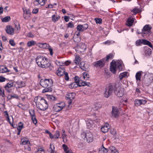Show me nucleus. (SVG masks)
<instances>
[{"label":"nucleus","mask_w":153,"mask_h":153,"mask_svg":"<svg viewBox=\"0 0 153 153\" xmlns=\"http://www.w3.org/2000/svg\"><path fill=\"white\" fill-rule=\"evenodd\" d=\"M51 87L48 86L47 88L44 89L42 91V93H45L47 92H51L52 91V89Z\"/></svg>","instance_id":"c85d7f7f"},{"label":"nucleus","mask_w":153,"mask_h":153,"mask_svg":"<svg viewBox=\"0 0 153 153\" xmlns=\"http://www.w3.org/2000/svg\"><path fill=\"white\" fill-rule=\"evenodd\" d=\"M62 146L63 148L64 151L65 152H67L68 151V150H69L68 149V147L67 146L64 144H63Z\"/></svg>","instance_id":"6e6d98bb"},{"label":"nucleus","mask_w":153,"mask_h":153,"mask_svg":"<svg viewBox=\"0 0 153 153\" xmlns=\"http://www.w3.org/2000/svg\"><path fill=\"white\" fill-rule=\"evenodd\" d=\"M6 31L7 34L10 35H13L14 33V28L11 26H7Z\"/></svg>","instance_id":"f3484780"},{"label":"nucleus","mask_w":153,"mask_h":153,"mask_svg":"<svg viewBox=\"0 0 153 153\" xmlns=\"http://www.w3.org/2000/svg\"><path fill=\"white\" fill-rule=\"evenodd\" d=\"M10 71L8 70L7 68L6 67H4L2 65L0 67V73H4L7 72H9Z\"/></svg>","instance_id":"412c9836"},{"label":"nucleus","mask_w":153,"mask_h":153,"mask_svg":"<svg viewBox=\"0 0 153 153\" xmlns=\"http://www.w3.org/2000/svg\"><path fill=\"white\" fill-rule=\"evenodd\" d=\"M23 127V124L21 122H20L18 124V126L17 129H20L21 130L22 128Z\"/></svg>","instance_id":"603ef678"},{"label":"nucleus","mask_w":153,"mask_h":153,"mask_svg":"<svg viewBox=\"0 0 153 153\" xmlns=\"http://www.w3.org/2000/svg\"><path fill=\"white\" fill-rule=\"evenodd\" d=\"M86 45L84 44H82L80 45V48L81 50V52H83L86 49Z\"/></svg>","instance_id":"72a5a7b5"},{"label":"nucleus","mask_w":153,"mask_h":153,"mask_svg":"<svg viewBox=\"0 0 153 153\" xmlns=\"http://www.w3.org/2000/svg\"><path fill=\"white\" fill-rule=\"evenodd\" d=\"M143 41L144 42V45H147L149 46L150 47L153 48V46L152 45L150 42L146 39H145V40H144Z\"/></svg>","instance_id":"ea45409f"},{"label":"nucleus","mask_w":153,"mask_h":153,"mask_svg":"<svg viewBox=\"0 0 153 153\" xmlns=\"http://www.w3.org/2000/svg\"><path fill=\"white\" fill-rule=\"evenodd\" d=\"M88 25L87 23L83 25H79L76 27L77 31L79 32H83L88 28Z\"/></svg>","instance_id":"1a4fd4ad"},{"label":"nucleus","mask_w":153,"mask_h":153,"mask_svg":"<svg viewBox=\"0 0 153 153\" xmlns=\"http://www.w3.org/2000/svg\"><path fill=\"white\" fill-rule=\"evenodd\" d=\"M19 98L18 96L16 94H14L13 95H9L7 97L8 99L11 100L12 99L15 98L16 99H18Z\"/></svg>","instance_id":"f704fd0d"},{"label":"nucleus","mask_w":153,"mask_h":153,"mask_svg":"<svg viewBox=\"0 0 153 153\" xmlns=\"http://www.w3.org/2000/svg\"><path fill=\"white\" fill-rule=\"evenodd\" d=\"M13 82H9L6 84V85L5 86V87L10 88L13 87Z\"/></svg>","instance_id":"3c124183"},{"label":"nucleus","mask_w":153,"mask_h":153,"mask_svg":"<svg viewBox=\"0 0 153 153\" xmlns=\"http://www.w3.org/2000/svg\"><path fill=\"white\" fill-rule=\"evenodd\" d=\"M71 63V62L69 60H67L64 62V65L68 66Z\"/></svg>","instance_id":"680f3d73"},{"label":"nucleus","mask_w":153,"mask_h":153,"mask_svg":"<svg viewBox=\"0 0 153 153\" xmlns=\"http://www.w3.org/2000/svg\"><path fill=\"white\" fill-rule=\"evenodd\" d=\"M64 75H65V79L67 81L69 79V77L68 73L67 72H65L64 74Z\"/></svg>","instance_id":"bf43d9fd"},{"label":"nucleus","mask_w":153,"mask_h":153,"mask_svg":"<svg viewBox=\"0 0 153 153\" xmlns=\"http://www.w3.org/2000/svg\"><path fill=\"white\" fill-rule=\"evenodd\" d=\"M86 122L88 128L91 129L94 126L93 121L90 119H88Z\"/></svg>","instance_id":"2eb2a0df"},{"label":"nucleus","mask_w":153,"mask_h":153,"mask_svg":"<svg viewBox=\"0 0 153 153\" xmlns=\"http://www.w3.org/2000/svg\"><path fill=\"white\" fill-rule=\"evenodd\" d=\"M10 20V16H6L2 18L1 20L3 22H6L9 21Z\"/></svg>","instance_id":"e433bc0d"},{"label":"nucleus","mask_w":153,"mask_h":153,"mask_svg":"<svg viewBox=\"0 0 153 153\" xmlns=\"http://www.w3.org/2000/svg\"><path fill=\"white\" fill-rule=\"evenodd\" d=\"M81 137L82 139L86 140L88 143L91 142L93 140V135L91 132L89 131L82 132Z\"/></svg>","instance_id":"7ed1b4c3"},{"label":"nucleus","mask_w":153,"mask_h":153,"mask_svg":"<svg viewBox=\"0 0 153 153\" xmlns=\"http://www.w3.org/2000/svg\"><path fill=\"white\" fill-rule=\"evenodd\" d=\"M36 45L40 48L44 49H48L50 46L49 45L46 43H38Z\"/></svg>","instance_id":"4468645a"},{"label":"nucleus","mask_w":153,"mask_h":153,"mask_svg":"<svg viewBox=\"0 0 153 153\" xmlns=\"http://www.w3.org/2000/svg\"><path fill=\"white\" fill-rule=\"evenodd\" d=\"M62 138L67 137V136L65 133V130H62Z\"/></svg>","instance_id":"0e129e2a"},{"label":"nucleus","mask_w":153,"mask_h":153,"mask_svg":"<svg viewBox=\"0 0 153 153\" xmlns=\"http://www.w3.org/2000/svg\"><path fill=\"white\" fill-rule=\"evenodd\" d=\"M113 55L111 53H110L109 55H107L106 56V59H105L106 60L105 62L107 61H108V60H109V59H112L113 58Z\"/></svg>","instance_id":"49530a36"},{"label":"nucleus","mask_w":153,"mask_h":153,"mask_svg":"<svg viewBox=\"0 0 153 153\" xmlns=\"http://www.w3.org/2000/svg\"><path fill=\"white\" fill-rule=\"evenodd\" d=\"M134 22V19L131 17H129L127 20L126 25L128 26H132Z\"/></svg>","instance_id":"aec40b11"},{"label":"nucleus","mask_w":153,"mask_h":153,"mask_svg":"<svg viewBox=\"0 0 153 153\" xmlns=\"http://www.w3.org/2000/svg\"><path fill=\"white\" fill-rule=\"evenodd\" d=\"M95 20L97 24H100L102 23V20L100 18H95Z\"/></svg>","instance_id":"8fccbe9b"},{"label":"nucleus","mask_w":153,"mask_h":153,"mask_svg":"<svg viewBox=\"0 0 153 153\" xmlns=\"http://www.w3.org/2000/svg\"><path fill=\"white\" fill-rule=\"evenodd\" d=\"M110 127L108 124H105L101 128V131L104 133H105L108 131Z\"/></svg>","instance_id":"a211bd4d"},{"label":"nucleus","mask_w":153,"mask_h":153,"mask_svg":"<svg viewBox=\"0 0 153 153\" xmlns=\"http://www.w3.org/2000/svg\"><path fill=\"white\" fill-rule=\"evenodd\" d=\"M108 152V149L103 147L99 149V153H107Z\"/></svg>","instance_id":"a878e982"},{"label":"nucleus","mask_w":153,"mask_h":153,"mask_svg":"<svg viewBox=\"0 0 153 153\" xmlns=\"http://www.w3.org/2000/svg\"><path fill=\"white\" fill-rule=\"evenodd\" d=\"M10 44L13 46H14L16 45V43L12 39L10 40L9 41Z\"/></svg>","instance_id":"13d9d810"},{"label":"nucleus","mask_w":153,"mask_h":153,"mask_svg":"<svg viewBox=\"0 0 153 153\" xmlns=\"http://www.w3.org/2000/svg\"><path fill=\"white\" fill-rule=\"evenodd\" d=\"M65 106V103L63 102L56 104L54 106V110L57 112L60 111Z\"/></svg>","instance_id":"9d476101"},{"label":"nucleus","mask_w":153,"mask_h":153,"mask_svg":"<svg viewBox=\"0 0 153 153\" xmlns=\"http://www.w3.org/2000/svg\"><path fill=\"white\" fill-rule=\"evenodd\" d=\"M75 94L74 93H69L67 94L66 97L67 99L72 100L75 98Z\"/></svg>","instance_id":"6ab92c4d"},{"label":"nucleus","mask_w":153,"mask_h":153,"mask_svg":"<svg viewBox=\"0 0 153 153\" xmlns=\"http://www.w3.org/2000/svg\"><path fill=\"white\" fill-rule=\"evenodd\" d=\"M16 83L18 85L19 88H22L25 85V83L23 81H17L16 82Z\"/></svg>","instance_id":"bb28decb"},{"label":"nucleus","mask_w":153,"mask_h":153,"mask_svg":"<svg viewBox=\"0 0 153 153\" xmlns=\"http://www.w3.org/2000/svg\"><path fill=\"white\" fill-rule=\"evenodd\" d=\"M114 90L115 94L119 97H121L124 95V89L121 85H116Z\"/></svg>","instance_id":"20e7f679"},{"label":"nucleus","mask_w":153,"mask_h":153,"mask_svg":"<svg viewBox=\"0 0 153 153\" xmlns=\"http://www.w3.org/2000/svg\"><path fill=\"white\" fill-rule=\"evenodd\" d=\"M141 71L137 72L135 75V78L137 81L140 82L141 81Z\"/></svg>","instance_id":"4be33fe9"},{"label":"nucleus","mask_w":153,"mask_h":153,"mask_svg":"<svg viewBox=\"0 0 153 153\" xmlns=\"http://www.w3.org/2000/svg\"><path fill=\"white\" fill-rule=\"evenodd\" d=\"M105 58H103L95 62L94 63V67L100 68H102L105 65Z\"/></svg>","instance_id":"6e6552de"},{"label":"nucleus","mask_w":153,"mask_h":153,"mask_svg":"<svg viewBox=\"0 0 153 153\" xmlns=\"http://www.w3.org/2000/svg\"><path fill=\"white\" fill-rule=\"evenodd\" d=\"M68 27L72 28L74 27V25L71 22H70L68 24Z\"/></svg>","instance_id":"69168bd1"},{"label":"nucleus","mask_w":153,"mask_h":153,"mask_svg":"<svg viewBox=\"0 0 153 153\" xmlns=\"http://www.w3.org/2000/svg\"><path fill=\"white\" fill-rule=\"evenodd\" d=\"M48 49L50 52V55L52 56L53 54L52 48L50 46Z\"/></svg>","instance_id":"e2e57ef3"},{"label":"nucleus","mask_w":153,"mask_h":153,"mask_svg":"<svg viewBox=\"0 0 153 153\" xmlns=\"http://www.w3.org/2000/svg\"><path fill=\"white\" fill-rule=\"evenodd\" d=\"M36 61L38 65L41 68H47L51 65V64L48 61V59L43 56H38L36 57Z\"/></svg>","instance_id":"f03ea898"},{"label":"nucleus","mask_w":153,"mask_h":153,"mask_svg":"<svg viewBox=\"0 0 153 153\" xmlns=\"http://www.w3.org/2000/svg\"><path fill=\"white\" fill-rule=\"evenodd\" d=\"M119 112L118 108L117 107H113L111 112L112 116L115 118H117L119 116Z\"/></svg>","instance_id":"9b49d317"},{"label":"nucleus","mask_w":153,"mask_h":153,"mask_svg":"<svg viewBox=\"0 0 153 153\" xmlns=\"http://www.w3.org/2000/svg\"><path fill=\"white\" fill-rule=\"evenodd\" d=\"M90 85V83L89 82H88L86 81H82L80 82V84H79V86L80 87L81 86H89Z\"/></svg>","instance_id":"473e14b6"},{"label":"nucleus","mask_w":153,"mask_h":153,"mask_svg":"<svg viewBox=\"0 0 153 153\" xmlns=\"http://www.w3.org/2000/svg\"><path fill=\"white\" fill-rule=\"evenodd\" d=\"M81 61L80 57L78 56H76L75 59L74 60V62L76 64H79Z\"/></svg>","instance_id":"cd10ccee"},{"label":"nucleus","mask_w":153,"mask_h":153,"mask_svg":"<svg viewBox=\"0 0 153 153\" xmlns=\"http://www.w3.org/2000/svg\"><path fill=\"white\" fill-rule=\"evenodd\" d=\"M37 107L42 111L46 110L48 107L47 102L45 99L40 96L36 97L34 99Z\"/></svg>","instance_id":"f257e3e1"},{"label":"nucleus","mask_w":153,"mask_h":153,"mask_svg":"<svg viewBox=\"0 0 153 153\" xmlns=\"http://www.w3.org/2000/svg\"><path fill=\"white\" fill-rule=\"evenodd\" d=\"M110 70L114 74H115L116 70H117V67L116 63H112V62L111 63V66L110 67Z\"/></svg>","instance_id":"dca6fc26"},{"label":"nucleus","mask_w":153,"mask_h":153,"mask_svg":"<svg viewBox=\"0 0 153 153\" xmlns=\"http://www.w3.org/2000/svg\"><path fill=\"white\" fill-rule=\"evenodd\" d=\"M108 152L110 153H119L118 152L115 148L113 146H111L109 147Z\"/></svg>","instance_id":"5701e85b"},{"label":"nucleus","mask_w":153,"mask_h":153,"mask_svg":"<svg viewBox=\"0 0 153 153\" xmlns=\"http://www.w3.org/2000/svg\"><path fill=\"white\" fill-rule=\"evenodd\" d=\"M151 28L149 25H145L142 30L141 34L143 36H148L151 34Z\"/></svg>","instance_id":"423d86ee"},{"label":"nucleus","mask_w":153,"mask_h":153,"mask_svg":"<svg viewBox=\"0 0 153 153\" xmlns=\"http://www.w3.org/2000/svg\"><path fill=\"white\" fill-rule=\"evenodd\" d=\"M128 73L125 72L121 73L119 75V77L120 80H122L123 78L126 77L127 76Z\"/></svg>","instance_id":"393cba45"},{"label":"nucleus","mask_w":153,"mask_h":153,"mask_svg":"<svg viewBox=\"0 0 153 153\" xmlns=\"http://www.w3.org/2000/svg\"><path fill=\"white\" fill-rule=\"evenodd\" d=\"M31 118L33 123L35 124H36L37 123V120L36 118V116H35Z\"/></svg>","instance_id":"4d7b16f0"},{"label":"nucleus","mask_w":153,"mask_h":153,"mask_svg":"<svg viewBox=\"0 0 153 153\" xmlns=\"http://www.w3.org/2000/svg\"><path fill=\"white\" fill-rule=\"evenodd\" d=\"M15 30L16 31V32L19 33L20 30V25L19 24H16L15 25Z\"/></svg>","instance_id":"a19ab883"},{"label":"nucleus","mask_w":153,"mask_h":153,"mask_svg":"<svg viewBox=\"0 0 153 153\" xmlns=\"http://www.w3.org/2000/svg\"><path fill=\"white\" fill-rule=\"evenodd\" d=\"M29 112L30 113L31 117L35 116L34 110L33 109L29 110Z\"/></svg>","instance_id":"c03bdc74"},{"label":"nucleus","mask_w":153,"mask_h":153,"mask_svg":"<svg viewBox=\"0 0 153 153\" xmlns=\"http://www.w3.org/2000/svg\"><path fill=\"white\" fill-rule=\"evenodd\" d=\"M113 90V87L111 85H109L106 87L103 94L104 97L106 98L108 97L112 94Z\"/></svg>","instance_id":"0eeeda50"},{"label":"nucleus","mask_w":153,"mask_h":153,"mask_svg":"<svg viewBox=\"0 0 153 153\" xmlns=\"http://www.w3.org/2000/svg\"><path fill=\"white\" fill-rule=\"evenodd\" d=\"M114 43V41H110V40H107L106 41H105L104 43V44L105 45H110L111 44H113Z\"/></svg>","instance_id":"864d4df0"},{"label":"nucleus","mask_w":153,"mask_h":153,"mask_svg":"<svg viewBox=\"0 0 153 153\" xmlns=\"http://www.w3.org/2000/svg\"><path fill=\"white\" fill-rule=\"evenodd\" d=\"M55 63L58 66H61L64 65V62L62 61H60L58 60H56Z\"/></svg>","instance_id":"a18cd8bd"},{"label":"nucleus","mask_w":153,"mask_h":153,"mask_svg":"<svg viewBox=\"0 0 153 153\" xmlns=\"http://www.w3.org/2000/svg\"><path fill=\"white\" fill-rule=\"evenodd\" d=\"M21 144L23 145L29 144L30 142L27 140L25 138H22L21 139Z\"/></svg>","instance_id":"c756f323"},{"label":"nucleus","mask_w":153,"mask_h":153,"mask_svg":"<svg viewBox=\"0 0 153 153\" xmlns=\"http://www.w3.org/2000/svg\"><path fill=\"white\" fill-rule=\"evenodd\" d=\"M42 151H44V149L42 148H39L38 149L36 152L38 153H41Z\"/></svg>","instance_id":"774afa93"},{"label":"nucleus","mask_w":153,"mask_h":153,"mask_svg":"<svg viewBox=\"0 0 153 153\" xmlns=\"http://www.w3.org/2000/svg\"><path fill=\"white\" fill-rule=\"evenodd\" d=\"M40 84L44 88H47L48 86L51 87L53 85V82L52 79H41Z\"/></svg>","instance_id":"39448f33"},{"label":"nucleus","mask_w":153,"mask_h":153,"mask_svg":"<svg viewBox=\"0 0 153 153\" xmlns=\"http://www.w3.org/2000/svg\"><path fill=\"white\" fill-rule=\"evenodd\" d=\"M86 64L85 63V62H81L79 65V66L81 69L83 70H86L87 69V67L86 68H84L83 66H85Z\"/></svg>","instance_id":"58836bf2"},{"label":"nucleus","mask_w":153,"mask_h":153,"mask_svg":"<svg viewBox=\"0 0 153 153\" xmlns=\"http://www.w3.org/2000/svg\"><path fill=\"white\" fill-rule=\"evenodd\" d=\"M54 138L55 139H58L60 136V133L59 131H56L54 135Z\"/></svg>","instance_id":"79ce46f5"},{"label":"nucleus","mask_w":153,"mask_h":153,"mask_svg":"<svg viewBox=\"0 0 153 153\" xmlns=\"http://www.w3.org/2000/svg\"><path fill=\"white\" fill-rule=\"evenodd\" d=\"M74 79L75 82H76V83L78 84H80L79 83V77L77 76H75L74 78Z\"/></svg>","instance_id":"5fc2aeb1"},{"label":"nucleus","mask_w":153,"mask_h":153,"mask_svg":"<svg viewBox=\"0 0 153 153\" xmlns=\"http://www.w3.org/2000/svg\"><path fill=\"white\" fill-rule=\"evenodd\" d=\"M36 44V42L33 40L28 41L27 44V46L28 47H30Z\"/></svg>","instance_id":"c9c22d12"},{"label":"nucleus","mask_w":153,"mask_h":153,"mask_svg":"<svg viewBox=\"0 0 153 153\" xmlns=\"http://www.w3.org/2000/svg\"><path fill=\"white\" fill-rule=\"evenodd\" d=\"M79 84H78L76 83V82H72L70 85V87L72 89L75 88L78 86H79Z\"/></svg>","instance_id":"7c9ffc66"},{"label":"nucleus","mask_w":153,"mask_h":153,"mask_svg":"<svg viewBox=\"0 0 153 153\" xmlns=\"http://www.w3.org/2000/svg\"><path fill=\"white\" fill-rule=\"evenodd\" d=\"M139 11V9L136 8H135L132 10L131 11L133 13V15H135L137 13H138Z\"/></svg>","instance_id":"de8ad7c7"},{"label":"nucleus","mask_w":153,"mask_h":153,"mask_svg":"<svg viewBox=\"0 0 153 153\" xmlns=\"http://www.w3.org/2000/svg\"><path fill=\"white\" fill-rule=\"evenodd\" d=\"M117 70L118 69L119 71H120L122 69V66L121 64L120 63H116Z\"/></svg>","instance_id":"37998d69"},{"label":"nucleus","mask_w":153,"mask_h":153,"mask_svg":"<svg viewBox=\"0 0 153 153\" xmlns=\"http://www.w3.org/2000/svg\"><path fill=\"white\" fill-rule=\"evenodd\" d=\"M60 18L59 16L53 15L52 16V21L54 22H56L58 21Z\"/></svg>","instance_id":"b1692460"},{"label":"nucleus","mask_w":153,"mask_h":153,"mask_svg":"<svg viewBox=\"0 0 153 153\" xmlns=\"http://www.w3.org/2000/svg\"><path fill=\"white\" fill-rule=\"evenodd\" d=\"M110 132L111 134L114 135H115L117 134L116 131L114 129L111 130Z\"/></svg>","instance_id":"338daca9"},{"label":"nucleus","mask_w":153,"mask_h":153,"mask_svg":"<svg viewBox=\"0 0 153 153\" xmlns=\"http://www.w3.org/2000/svg\"><path fill=\"white\" fill-rule=\"evenodd\" d=\"M144 40H145V39H140L137 40L136 42V45L137 46H139L141 44H144V42L143 41Z\"/></svg>","instance_id":"2f4dec72"},{"label":"nucleus","mask_w":153,"mask_h":153,"mask_svg":"<svg viewBox=\"0 0 153 153\" xmlns=\"http://www.w3.org/2000/svg\"><path fill=\"white\" fill-rule=\"evenodd\" d=\"M24 14L23 17L25 19H28L29 17H30L31 13L28 9L23 8L22 9Z\"/></svg>","instance_id":"f8f14e48"},{"label":"nucleus","mask_w":153,"mask_h":153,"mask_svg":"<svg viewBox=\"0 0 153 153\" xmlns=\"http://www.w3.org/2000/svg\"><path fill=\"white\" fill-rule=\"evenodd\" d=\"M83 79L86 80H87L89 78V76L88 73L87 72H84L83 73Z\"/></svg>","instance_id":"4c0bfd02"},{"label":"nucleus","mask_w":153,"mask_h":153,"mask_svg":"<svg viewBox=\"0 0 153 153\" xmlns=\"http://www.w3.org/2000/svg\"><path fill=\"white\" fill-rule=\"evenodd\" d=\"M0 94L3 97H4L5 96L4 93V90L2 88L0 91Z\"/></svg>","instance_id":"052dcab7"},{"label":"nucleus","mask_w":153,"mask_h":153,"mask_svg":"<svg viewBox=\"0 0 153 153\" xmlns=\"http://www.w3.org/2000/svg\"><path fill=\"white\" fill-rule=\"evenodd\" d=\"M135 104H137L138 105H140L142 104L141 100H136L135 101Z\"/></svg>","instance_id":"09e8293b"},{"label":"nucleus","mask_w":153,"mask_h":153,"mask_svg":"<svg viewBox=\"0 0 153 153\" xmlns=\"http://www.w3.org/2000/svg\"><path fill=\"white\" fill-rule=\"evenodd\" d=\"M65 68L63 66L60 67L58 68L56 73L58 76H61L64 75L65 73Z\"/></svg>","instance_id":"ddd939ff"}]
</instances>
